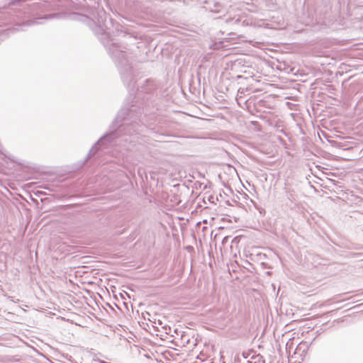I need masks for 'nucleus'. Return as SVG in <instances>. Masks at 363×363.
I'll return each instance as SVG.
<instances>
[{
	"label": "nucleus",
	"mask_w": 363,
	"mask_h": 363,
	"mask_svg": "<svg viewBox=\"0 0 363 363\" xmlns=\"http://www.w3.org/2000/svg\"><path fill=\"white\" fill-rule=\"evenodd\" d=\"M105 15L104 10L98 13L99 18L96 19H91L84 15L77 14V18L86 23L97 35L104 36L105 38L109 37V33L106 31V26L104 24L103 16Z\"/></svg>",
	"instance_id": "obj_3"
},
{
	"label": "nucleus",
	"mask_w": 363,
	"mask_h": 363,
	"mask_svg": "<svg viewBox=\"0 0 363 363\" xmlns=\"http://www.w3.org/2000/svg\"><path fill=\"white\" fill-rule=\"evenodd\" d=\"M284 189L286 199L291 203L296 202L298 196L295 191L290 187H286Z\"/></svg>",
	"instance_id": "obj_6"
},
{
	"label": "nucleus",
	"mask_w": 363,
	"mask_h": 363,
	"mask_svg": "<svg viewBox=\"0 0 363 363\" xmlns=\"http://www.w3.org/2000/svg\"><path fill=\"white\" fill-rule=\"evenodd\" d=\"M123 49L125 48H122L121 45L111 43L108 48V51L120 70L123 82L127 86L128 89L134 91L136 88L137 81L128 60V53L127 50Z\"/></svg>",
	"instance_id": "obj_2"
},
{
	"label": "nucleus",
	"mask_w": 363,
	"mask_h": 363,
	"mask_svg": "<svg viewBox=\"0 0 363 363\" xmlns=\"http://www.w3.org/2000/svg\"><path fill=\"white\" fill-rule=\"evenodd\" d=\"M96 147H93L89 152V154H88V157L90 158L92 155H94L96 152V150H95Z\"/></svg>",
	"instance_id": "obj_8"
},
{
	"label": "nucleus",
	"mask_w": 363,
	"mask_h": 363,
	"mask_svg": "<svg viewBox=\"0 0 363 363\" xmlns=\"http://www.w3.org/2000/svg\"><path fill=\"white\" fill-rule=\"evenodd\" d=\"M244 91H245V89H239L238 91V96H237V98L236 99L238 100V97L239 98H242V95L244 94Z\"/></svg>",
	"instance_id": "obj_7"
},
{
	"label": "nucleus",
	"mask_w": 363,
	"mask_h": 363,
	"mask_svg": "<svg viewBox=\"0 0 363 363\" xmlns=\"http://www.w3.org/2000/svg\"><path fill=\"white\" fill-rule=\"evenodd\" d=\"M156 88V85L155 84V82L153 80H151V79H146L145 81V83L144 84H143L140 89L138 87L137 88V90L140 91V92H144V93H150L152 92L153 90H155Z\"/></svg>",
	"instance_id": "obj_5"
},
{
	"label": "nucleus",
	"mask_w": 363,
	"mask_h": 363,
	"mask_svg": "<svg viewBox=\"0 0 363 363\" xmlns=\"http://www.w3.org/2000/svg\"><path fill=\"white\" fill-rule=\"evenodd\" d=\"M237 78H242V76L238 75V76L237 77Z\"/></svg>",
	"instance_id": "obj_11"
},
{
	"label": "nucleus",
	"mask_w": 363,
	"mask_h": 363,
	"mask_svg": "<svg viewBox=\"0 0 363 363\" xmlns=\"http://www.w3.org/2000/svg\"><path fill=\"white\" fill-rule=\"evenodd\" d=\"M142 111L143 108L133 104L122 108L111 126L110 132L101 138L96 145H104L106 141L111 142L124 135H130L141 131L143 126L140 123L144 124L141 118Z\"/></svg>",
	"instance_id": "obj_1"
},
{
	"label": "nucleus",
	"mask_w": 363,
	"mask_h": 363,
	"mask_svg": "<svg viewBox=\"0 0 363 363\" xmlns=\"http://www.w3.org/2000/svg\"><path fill=\"white\" fill-rule=\"evenodd\" d=\"M7 298H8L10 301H12V302H16V301L14 300V297H13V296H9L7 297Z\"/></svg>",
	"instance_id": "obj_9"
},
{
	"label": "nucleus",
	"mask_w": 363,
	"mask_h": 363,
	"mask_svg": "<svg viewBox=\"0 0 363 363\" xmlns=\"http://www.w3.org/2000/svg\"><path fill=\"white\" fill-rule=\"evenodd\" d=\"M225 23L238 33L241 32L242 28L252 25V21L250 18L240 15L226 18Z\"/></svg>",
	"instance_id": "obj_4"
},
{
	"label": "nucleus",
	"mask_w": 363,
	"mask_h": 363,
	"mask_svg": "<svg viewBox=\"0 0 363 363\" xmlns=\"http://www.w3.org/2000/svg\"><path fill=\"white\" fill-rule=\"evenodd\" d=\"M231 34H233V35H237L238 36H240V35H241L240 34L235 33H232Z\"/></svg>",
	"instance_id": "obj_10"
}]
</instances>
